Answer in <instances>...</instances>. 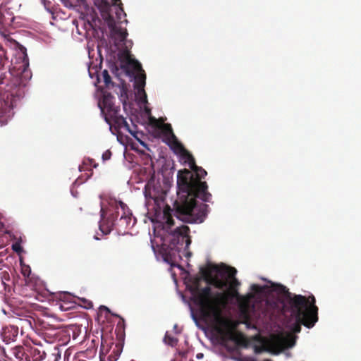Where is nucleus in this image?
<instances>
[{"instance_id": "obj_16", "label": "nucleus", "mask_w": 361, "mask_h": 361, "mask_svg": "<svg viewBox=\"0 0 361 361\" xmlns=\"http://www.w3.org/2000/svg\"><path fill=\"white\" fill-rule=\"evenodd\" d=\"M37 346L27 345V360L29 361H42L46 358L47 353L43 349L42 345L39 343H35Z\"/></svg>"}, {"instance_id": "obj_21", "label": "nucleus", "mask_w": 361, "mask_h": 361, "mask_svg": "<svg viewBox=\"0 0 361 361\" xmlns=\"http://www.w3.org/2000/svg\"><path fill=\"white\" fill-rule=\"evenodd\" d=\"M18 329L17 327L13 326L6 328L3 332L4 339L7 342L15 341L16 338L18 336Z\"/></svg>"}, {"instance_id": "obj_22", "label": "nucleus", "mask_w": 361, "mask_h": 361, "mask_svg": "<svg viewBox=\"0 0 361 361\" xmlns=\"http://www.w3.org/2000/svg\"><path fill=\"white\" fill-rule=\"evenodd\" d=\"M178 156H180V159H183L185 163L188 164L190 168H191L193 165L195 166V158L186 149L183 150Z\"/></svg>"}, {"instance_id": "obj_1", "label": "nucleus", "mask_w": 361, "mask_h": 361, "mask_svg": "<svg viewBox=\"0 0 361 361\" xmlns=\"http://www.w3.org/2000/svg\"><path fill=\"white\" fill-rule=\"evenodd\" d=\"M201 273L207 284L212 285L219 290H223L228 286L226 290L214 291L213 305L211 308L213 312L212 324L214 330L220 336L221 343L226 345L228 341H231L238 345H245L244 335L235 331L237 324L223 315L224 310L230 302L235 298H240L238 291L240 283L235 278L237 270L234 267L223 264L202 268Z\"/></svg>"}, {"instance_id": "obj_42", "label": "nucleus", "mask_w": 361, "mask_h": 361, "mask_svg": "<svg viewBox=\"0 0 361 361\" xmlns=\"http://www.w3.org/2000/svg\"><path fill=\"white\" fill-rule=\"evenodd\" d=\"M97 166V164H94L93 165V167H94V168H96Z\"/></svg>"}, {"instance_id": "obj_19", "label": "nucleus", "mask_w": 361, "mask_h": 361, "mask_svg": "<svg viewBox=\"0 0 361 361\" xmlns=\"http://www.w3.org/2000/svg\"><path fill=\"white\" fill-rule=\"evenodd\" d=\"M164 142L173 150L174 154L179 155L185 148L177 139L176 136L170 140H164Z\"/></svg>"}, {"instance_id": "obj_26", "label": "nucleus", "mask_w": 361, "mask_h": 361, "mask_svg": "<svg viewBox=\"0 0 361 361\" xmlns=\"http://www.w3.org/2000/svg\"><path fill=\"white\" fill-rule=\"evenodd\" d=\"M101 76L102 77L103 81L106 87H109L110 86V85H113V82L111 81V78L109 75L107 70H104L102 72Z\"/></svg>"}, {"instance_id": "obj_41", "label": "nucleus", "mask_w": 361, "mask_h": 361, "mask_svg": "<svg viewBox=\"0 0 361 361\" xmlns=\"http://www.w3.org/2000/svg\"><path fill=\"white\" fill-rule=\"evenodd\" d=\"M88 161L90 162V164L92 165V162H93V160L92 159H88Z\"/></svg>"}, {"instance_id": "obj_31", "label": "nucleus", "mask_w": 361, "mask_h": 361, "mask_svg": "<svg viewBox=\"0 0 361 361\" xmlns=\"http://www.w3.org/2000/svg\"><path fill=\"white\" fill-rule=\"evenodd\" d=\"M12 249L13 250H14L15 252H18V253H20L22 252V247L20 246V245L18 243H13L12 245Z\"/></svg>"}, {"instance_id": "obj_34", "label": "nucleus", "mask_w": 361, "mask_h": 361, "mask_svg": "<svg viewBox=\"0 0 361 361\" xmlns=\"http://www.w3.org/2000/svg\"><path fill=\"white\" fill-rule=\"evenodd\" d=\"M5 63V56L2 54H0V69L4 66Z\"/></svg>"}, {"instance_id": "obj_5", "label": "nucleus", "mask_w": 361, "mask_h": 361, "mask_svg": "<svg viewBox=\"0 0 361 361\" xmlns=\"http://www.w3.org/2000/svg\"><path fill=\"white\" fill-rule=\"evenodd\" d=\"M107 205L104 202H101V220L99 221V228L105 234L111 232L118 220V224L121 226L128 227L132 221V213L128 206L114 198L106 199Z\"/></svg>"}, {"instance_id": "obj_24", "label": "nucleus", "mask_w": 361, "mask_h": 361, "mask_svg": "<svg viewBox=\"0 0 361 361\" xmlns=\"http://www.w3.org/2000/svg\"><path fill=\"white\" fill-rule=\"evenodd\" d=\"M164 341L166 344L171 345L172 347L176 346L178 342V338L169 335L166 333L164 338Z\"/></svg>"}, {"instance_id": "obj_27", "label": "nucleus", "mask_w": 361, "mask_h": 361, "mask_svg": "<svg viewBox=\"0 0 361 361\" xmlns=\"http://www.w3.org/2000/svg\"><path fill=\"white\" fill-rule=\"evenodd\" d=\"M120 354H121V350L116 345L115 348H114L112 353L108 357L109 361H116V360H117V359L118 358Z\"/></svg>"}, {"instance_id": "obj_35", "label": "nucleus", "mask_w": 361, "mask_h": 361, "mask_svg": "<svg viewBox=\"0 0 361 361\" xmlns=\"http://www.w3.org/2000/svg\"><path fill=\"white\" fill-rule=\"evenodd\" d=\"M30 273V269L29 267L26 269H23V270H22V274L24 276H29Z\"/></svg>"}, {"instance_id": "obj_8", "label": "nucleus", "mask_w": 361, "mask_h": 361, "mask_svg": "<svg viewBox=\"0 0 361 361\" xmlns=\"http://www.w3.org/2000/svg\"><path fill=\"white\" fill-rule=\"evenodd\" d=\"M101 113L104 116V120L109 123V116H113L116 112L120 111V106H115L114 97L111 94H104L102 102L98 103Z\"/></svg>"}, {"instance_id": "obj_10", "label": "nucleus", "mask_w": 361, "mask_h": 361, "mask_svg": "<svg viewBox=\"0 0 361 361\" xmlns=\"http://www.w3.org/2000/svg\"><path fill=\"white\" fill-rule=\"evenodd\" d=\"M15 19L13 11L10 8H0V33L6 36L7 28L12 25Z\"/></svg>"}, {"instance_id": "obj_38", "label": "nucleus", "mask_w": 361, "mask_h": 361, "mask_svg": "<svg viewBox=\"0 0 361 361\" xmlns=\"http://www.w3.org/2000/svg\"><path fill=\"white\" fill-rule=\"evenodd\" d=\"M28 66V63L26 62L23 64V72L25 73V70H26V67Z\"/></svg>"}, {"instance_id": "obj_4", "label": "nucleus", "mask_w": 361, "mask_h": 361, "mask_svg": "<svg viewBox=\"0 0 361 361\" xmlns=\"http://www.w3.org/2000/svg\"><path fill=\"white\" fill-rule=\"evenodd\" d=\"M288 304L292 313L295 317V322L292 330L294 333L301 331V324L312 328L318 320V307L315 305V298L313 295L307 298L302 295H294L284 286H281Z\"/></svg>"}, {"instance_id": "obj_37", "label": "nucleus", "mask_w": 361, "mask_h": 361, "mask_svg": "<svg viewBox=\"0 0 361 361\" xmlns=\"http://www.w3.org/2000/svg\"><path fill=\"white\" fill-rule=\"evenodd\" d=\"M203 356H204L203 353H200L196 355V358L200 360V359H202L203 357Z\"/></svg>"}, {"instance_id": "obj_15", "label": "nucleus", "mask_w": 361, "mask_h": 361, "mask_svg": "<svg viewBox=\"0 0 361 361\" xmlns=\"http://www.w3.org/2000/svg\"><path fill=\"white\" fill-rule=\"evenodd\" d=\"M166 192L163 190H160V191L157 190V188L154 186L151 188L147 185L145 187V195L147 199H152L154 200V203L157 206H160L161 203L164 202L166 197Z\"/></svg>"}, {"instance_id": "obj_40", "label": "nucleus", "mask_w": 361, "mask_h": 361, "mask_svg": "<svg viewBox=\"0 0 361 361\" xmlns=\"http://www.w3.org/2000/svg\"><path fill=\"white\" fill-rule=\"evenodd\" d=\"M74 361H86L85 360H83V359H80L78 357H75Z\"/></svg>"}, {"instance_id": "obj_43", "label": "nucleus", "mask_w": 361, "mask_h": 361, "mask_svg": "<svg viewBox=\"0 0 361 361\" xmlns=\"http://www.w3.org/2000/svg\"><path fill=\"white\" fill-rule=\"evenodd\" d=\"M264 361H271V360H265Z\"/></svg>"}, {"instance_id": "obj_7", "label": "nucleus", "mask_w": 361, "mask_h": 361, "mask_svg": "<svg viewBox=\"0 0 361 361\" xmlns=\"http://www.w3.org/2000/svg\"><path fill=\"white\" fill-rule=\"evenodd\" d=\"M102 2L104 6L101 10L102 16L109 28L111 35L120 42H124L128 35L126 29L116 25V20L111 14L112 7L109 3L107 1H102Z\"/></svg>"}, {"instance_id": "obj_2", "label": "nucleus", "mask_w": 361, "mask_h": 361, "mask_svg": "<svg viewBox=\"0 0 361 361\" xmlns=\"http://www.w3.org/2000/svg\"><path fill=\"white\" fill-rule=\"evenodd\" d=\"M191 170H180L177 175V198L173 202V209L177 214L187 216L190 223H202L207 214L208 205L204 203L197 204L196 199L203 202H209L212 195L208 192V185L204 178L207 173L196 164Z\"/></svg>"}, {"instance_id": "obj_11", "label": "nucleus", "mask_w": 361, "mask_h": 361, "mask_svg": "<svg viewBox=\"0 0 361 361\" xmlns=\"http://www.w3.org/2000/svg\"><path fill=\"white\" fill-rule=\"evenodd\" d=\"M60 334V329L50 324H44L39 331V336L49 343H52L58 340Z\"/></svg>"}, {"instance_id": "obj_6", "label": "nucleus", "mask_w": 361, "mask_h": 361, "mask_svg": "<svg viewBox=\"0 0 361 361\" xmlns=\"http://www.w3.org/2000/svg\"><path fill=\"white\" fill-rule=\"evenodd\" d=\"M202 268V267L200 268V272H201ZM202 279L205 281L202 276H201V277L195 276L192 279V285L190 288V290L192 296V301L197 306H198L202 318L212 323L213 312H212V310H211V308L213 305L212 302L214 291L212 290L209 286L200 288V283Z\"/></svg>"}, {"instance_id": "obj_20", "label": "nucleus", "mask_w": 361, "mask_h": 361, "mask_svg": "<svg viewBox=\"0 0 361 361\" xmlns=\"http://www.w3.org/2000/svg\"><path fill=\"white\" fill-rule=\"evenodd\" d=\"M112 5L109 4V5L112 7V11L111 14L114 13L116 16V19L118 21H120L121 20V16H126V13H124L123 8V4L121 3V0H111Z\"/></svg>"}, {"instance_id": "obj_23", "label": "nucleus", "mask_w": 361, "mask_h": 361, "mask_svg": "<svg viewBox=\"0 0 361 361\" xmlns=\"http://www.w3.org/2000/svg\"><path fill=\"white\" fill-rule=\"evenodd\" d=\"M67 8H75L85 4V0H61Z\"/></svg>"}, {"instance_id": "obj_3", "label": "nucleus", "mask_w": 361, "mask_h": 361, "mask_svg": "<svg viewBox=\"0 0 361 361\" xmlns=\"http://www.w3.org/2000/svg\"><path fill=\"white\" fill-rule=\"evenodd\" d=\"M172 209L170 206L166 205L163 211V219L164 224L163 228L169 233L164 238V245L167 244V249L165 253V259L173 264L176 257L181 258L180 252L183 249H186L191 243L190 236L189 235L190 228L188 226L182 225L171 229L174 225V220L172 217Z\"/></svg>"}, {"instance_id": "obj_14", "label": "nucleus", "mask_w": 361, "mask_h": 361, "mask_svg": "<svg viewBox=\"0 0 361 361\" xmlns=\"http://www.w3.org/2000/svg\"><path fill=\"white\" fill-rule=\"evenodd\" d=\"M24 87L25 85L23 84L21 81H19L18 79H16V82L10 86L8 92L9 95L11 96V104L12 107L14 106V104L17 100L23 97L25 94Z\"/></svg>"}, {"instance_id": "obj_29", "label": "nucleus", "mask_w": 361, "mask_h": 361, "mask_svg": "<svg viewBox=\"0 0 361 361\" xmlns=\"http://www.w3.org/2000/svg\"><path fill=\"white\" fill-rule=\"evenodd\" d=\"M264 289V286H261L257 284H252L251 286V290L255 293H262Z\"/></svg>"}, {"instance_id": "obj_33", "label": "nucleus", "mask_w": 361, "mask_h": 361, "mask_svg": "<svg viewBox=\"0 0 361 361\" xmlns=\"http://www.w3.org/2000/svg\"><path fill=\"white\" fill-rule=\"evenodd\" d=\"M70 296H71L70 294H68L67 293H60L59 294V298H58L59 300H65L69 298Z\"/></svg>"}, {"instance_id": "obj_17", "label": "nucleus", "mask_w": 361, "mask_h": 361, "mask_svg": "<svg viewBox=\"0 0 361 361\" xmlns=\"http://www.w3.org/2000/svg\"><path fill=\"white\" fill-rule=\"evenodd\" d=\"M27 345L25 347L21 345H17L9 350L8 354H6V356L10 360H13L16 359L17 361H29L27 360Z\"/></svg>"}, {"instance_id": "obj_18", "label": "nucleus", "mask_w": 361, "mask_h": 361, "mask_svg": "<svg viewBox=\"0 0 361 361\" xmlns=\"http://www.w3.org/2000/svg\"><path fill=\"white\" fill-rule=\"evenodd\" d=\"M164 142L173 150L174 154L179 155L185 148L177 139L176 136L170 140H164Z\"/></svg>"}, {"instance_id": "obj_25", "label": "nucleus", "mask_w": 361, "mask_h": 361, "mask_svg": "<svg viewBox=\"0 0 361 361\" xmlns=\"http://www.w3.org/2000/svg\"><path fill=\"white\" fill-rule=\"evenodd\" d=\"M1 282L4 286V289L6 290L7 288H8V290H10L11 287L7 284V282L11 280L9 274L6 271H4L1 273Z\"/></svg>"}, {"instance_id": "obj_36", "label": "nucleus", "mask_w": 361, "mask_h": 361, "mask_svg": "<svg viewBox=\"0 0 361 361\" xmlns=\"http://www.w3.org/2000/svg\"><path fill=\"white\" fill-rule=\"evenodd\" d=\"M112 315L115 316V317H119L121 318V321L118 322V324H117V326H124V323H125V321L123 318H121L119 315L116 314H112Z\"/></svg>"}, {"instance_id": "obj_32", "label": "nucleus", "mask_w": 361, "mask_h": 361, "mask_svg": "<svg viewBox=\"0 0 361 361\" xmlns=\"http://www.w3.org/2000/svg\"><path fill=\"white\" fill-rule=\"evenodd\" d=\"M111 157V151L106 150L102 154V159H103V161H107V160L110 159Z\"/></svg>"}, {"instance_id": "obj_30", "label": "nucleus", "mask_w": 361, "mask_h": 361, "mask_svg": "<svg viewBox=\"0 0 361 361\" xmlns=\"http://www.w3.org/2000/svg\"><path fill=\"white\" fill-rule=\"evenodd\" d=\"M240 307L243 309H247L249 307V299L246 298H240Z\"/></svg>"}, {"instance_id": "obj_9", "label": "nucleus", "mask_w": 361, "mask_h": 361, "mask_svg": "<svg viewBox=\"0 0 361 361\" xmlns=\"http://www.w3.org/2000/svg\"><path fill=\"white\" fill-rule=\"evenodd\" d=\"M110 128H114L116 132H119V130L122 128L127 130L137 140H138L141 144L143 145V142L140 141V140L137 137V132L132 130L130 128V126L123 118V116H120L118 112H116L113 116H109V123Z\"/></svg>"}, {"instance_id": "obj_39", "label": "nucleus", "mask_w": 361, "mask_h": 361, "mask_svg": "<svg viewBox=\"0 0 361 361\" xmlns=\"http://www.w3.org/2000/svg\"><path fill=\"white\" fill-rule=\"evenodd\" d=\"M102 308L104 309L106 312H110V310L107 307L102 306Z\"/></svg>"}, {"instance_id": "obj_13", "label": "nucleus", "mask_w": 361, "mask_h": 361, "mask_svg": "<svg viewBox=\"0 0 361 361\" xmlns=\"http://www.w3.org/2000/svg\"><path fill=\"white\" fill-rule=\"evenodd\" d=\"M135 68L140 71V73L135 78V87L137 90V93L144 95V99L142 100V102H146L147 95L145 92L144 87L146 83V75L145 71L142 69L140 63L137 61H135Z\"/></svg>"}, {"instance_id": "obj_12", "label": "nucleus", "mask_w": 361, "mask_h": 361, "mask_svg": "<svg viewBox=\"0 0 361 361\" xmlns=\"http://www.w3.org/2000/svg\"><path fill=\"white\" fill-rule=\"evenodd\" d=\"M149 124L152 126L161 130V133L164 136V140H170L172 138H174L176 136L173 132V129L170 123H164L155 118L154 117H150Z\"/></svg>"}, {"instance_id": "obj_28", "label": "nucleus", "mask_w": 361, "mask_h": 361, "mask_svg": "<svg viewBox=\"0 0 361 361\" xmlns=\"http://www.w3.org/2000/svg\"><path fill=\"white\" fill-rule=\"evenodd\" d=\"M106 341L102 337L101 347H100V356L108 353L109 348L108 344L106 345Z\"/></svg>"}]
</instances>
